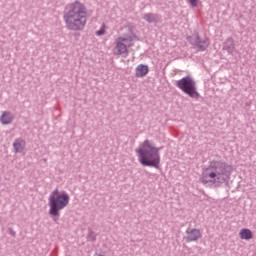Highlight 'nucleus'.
<instances>
[{
	"mask_svg": "<svg viewBox=\"0 0 256 256\" xmlns=\"http://www.w3.org/2000/svg\"><path fill=\"white\" fill-rule=\"evenodd\" d=\"M233 166L224 161L213 160L203 172L200 178L203 185L212 183V185H222V183H229Z\"/></svg>",
	"mask_w": 256,
	"mask_h": 256,
	"instance_id": "obj_1",
	"label": "nucleus"
},
{
	"mask_svg": "<svg viewBox=\"0 0 256 256\" xmlns=\"http://www.w3.org/2000/svg\"><path fill=\"white\" fill-rule=\"evenodd\" d=\"M64 21L69 31H83L87 25V8L79 1L65 7Z\"/></svg>",
	"mask_w": 256,
	"mask_h": 256,
	"instance_id": "obj_2",
	"label": "nucleus"
},
{
	"mask_svg": "<svg viewBox=\"0 0 256 256\" xmlns=\"http://www.w3.org/2000/svg\"><path fill=\"white\" fill-rule=\"evenodd\" d=\"M163 147H156L153 140H145L138 149L136 153L138 155V161L143 165V167H154V169H159L161 165V151Z\"/></svg>",
	"mask_w": 256,
	"mask_h": 256,
	"instance_id": "obj_3",
	"label": "nucleus"
},
{
	"mask_svg": "<svg viewBox=\"0 0 256 256\" xmlns=\"http://www.w3.org/2000/svg\"><path fill=\"white\" fill-rule=\"evenodd\" d=\"M69 194L67 192L63 191L62 193L59 192V189H55L51 192L49 198H48V205L50 207L49 209V215L53 218V221L57 222L59 221V215L60 211L65 209L67 205H69Z\"/></svg>",
	"mask_w": 256,
	"mask_h": 256,
	"instance_id": "obj_4",
	"label": "nucleus"
},
{
	"mask_svg": "<svg viewBox=\"0 0 256 256\" xmlns=\"http://www.w3.org/2000/svg\"><path fill=\"white\" fill-rule=\"evenodd\" d=\"M176 87L181 89L191 99H199L201 97V94L197 91V82L190 75L177 80Z\"/></svg>",
	"mask_w": 256,
	"mask_h": 256,
	"instance_id": "obj_5",
	"label": "nucleus"
},
{
	"mask_svg": "<svg viewBox=\"0 0 256 256\" xmlns=\"http://www.w3.org/2000/svg\"><path fill=\"white\" fill-rule=\"evenodd\" d=\"M188 41L196 51H207L209 48V38L199 36V32H194L192 36L188 37Z\"/></svg>",
	"mask_w": 256,
	"mask_h": 256,
	"instance_id": "obj_6",
	"label": "nucleus"
},
{
	"mask_svg": "<svg viewBox=\"0 0 256 256\" xmlns=\"http://www.w3.org/2000/svg\"><path fill=\"white\" fill-rule=\"evenodd\" d=\"M186 240L188 243H191V241H199V239H201L202 235H201V230L196 229V228H188L186 230Z\"/></svg>",
	"mask_w": 256,
	"mask_h": 256,
	"instance_id": "obj_7",
	"label": "nucleus"
},
{
	"mask_svg": "<svg viewBox=\"0 0 256 256\" xmlns=\"http://www.w3.org/2000/svg\"><path fill=\"white\" fill-rule=\"evenodd\" d=\"M223 51H227L229 55H233L235 52V41L233 38L229 37L224 43H223Z\"/></svg>",
	"mask_w": 256,
	"mask_h": 256,
	"instance_id": "obj_8",
	"label": "nucleus"
},
{
	"mask_svg": "<svg viewBox=\"0 0 256 256\" xmlns=\"http://www.w3.org/2000/svg\"><path fill=\"white\" fill-rule=\"evenodd\" d=\"M149 73V66L145 64H140L136 68V77H145Z\"/></svg>",
	"mask_w": 256,
	"mask_h": 256,
	"instance_id": "obj_9",
	"label": "nucleus"
},
{
	"mask_svg": "<svg viewBox=\"0 0 256 256\" xmlns=\"http://www.w3.org/2000/svg\"><path fill=\"white\" fill-rule=\"evenodd\" d=\"M0 121L2 125H11V123H13V114L9 111L3 112L0 117Z\"/></svg>",
	"mask_w": 256,
	"mask_h": 256,
	"instance_id": "obj_10",
	"label": "nucleus"
},
{
	"mask_svg": "<svg viewBox=\"0 0 256 256\" xmlns=\"http://www.w3.org/2000/svg\"><path fill=\"white\" fill-rule=\"evenodd\" d=\"M144 21H147V23H159L161 17L155 13H147L143 16Z\"/></svg>",
	"mask_w": 256,
	"mask_h": 256,
	"instance_id": "obj_11",
	"label": "nucleus"
},
{
	"mask_svg": "<svg viewBox=\"0 0 256 256\" xmlns=\"http://www.w3.org/2000/svg\"><path fill=\"white\" fill-rule=\"evenodd\" d=\"M13 147L16 153H23L25 149V140L18 138L14 141Z\"/></svg>",
	"mask_w": 256,
	"mask_h": 256,
	"instance_id": "obj_12",
	"label": "nucleus"
},
{
	"mask_svg": "<svg viewBox=\"0 0 256 256\" xmlns=\"http://www.w3.org/2000/svg\"><path fill=\"white\" fill-rule=\"evenodd\" d=\"M240 239H244L245 241H249L253 239V232L249 230V228H244L239 233Z\"/></svg>",
	"mask_w": 256,
	"mask_h": 256,
	"instance_id": "obj_13",
	"label": "nucleus"
},
{
	"mask_svg": "<svg viewBox=\"0 0 256 256\" xmlns=\"http://www.w3.org/2000/svg\"><path fill=\"white\" fill-rule=\"evenodd\" d=\"M115 49L117 51L116 55H127V53H128L127 45H125V43H123L121 41L117 42Z\"/></svg>",
	"mask_w": 256,
	"mask_h": 256,
	"instance_id": "obj_14",
	"label": "nucleus"
},
{
	"mask_svg": "<svg viewBox=\"0 0 256 256\" xmlns=\"http://www.w3.org/2000/svg\"><path fill=\"white\" fill-rule=\"evenodd\" d=\"M96 236H95V232H93V230H89L88 231V235H87V240L88 241H96Z\"/></svg>",
	"mask_w": 256,
	"mask_h": 256,
	"instance_id": "obj_15",
	"label": "nucleus"
},
{
	"mask_svg": "<svg viewBox=\"0 0 256 256\" xmlns=\"http://www.w3.org/2000/svg\"><path fill=\"white\" fill-rule=\"evenodd\" d=\"M105 33V24H103V26L96 31V35H98V37H101V35H103Z\"/></svg>",
	"mask_w": 256,
	"mask_h": 256,
	"instance_id": "obj_16",
	"label": "nucleus"
},
{
	"mask_svg": "<svg viewBox=\"0 0 256 256\" xmlns=\"http://www.w3.org/2000/svg\"><path fill=\"white\" fill-rule=\"evenodd\" d=\"M190 3L191 7H197L199 5V0H188Z\"/></svg>",
	"mask_w": 256,
	"mask_h": 256,
	"instance_id": "obj_17",
	"label": "nucleus"
},
{
	"mask_svg": "<svg viewBox=\"0 0 256 256\" xmlns=\"http://www.w3.org/2000/svg\"><path fill=\"white\" fill-rule=\"evenodd\" d=\"M135 39H137V41H139V38L135 34L128 36V41H130V42L135 41Z\"/></svg>",
	"mask_w": 256,
	"mask_h": 256,
	"instance_id": "obj_18",
	"label": "nucleus"
},
{
	"mask_svg": "<svg viewBox=\"0 0 256 256\" xmlns=\"http://www.w3.org/2000/svg\"><path fill=\"white\" fill-rule=\"evenodd\" d=\"M10 235L12 237H15V235H17V233H15V231L13 229H10Z\"/></svg>",
	"mask_w": 256,
	"mask_h": 256,
	"instance_id": "obj_19",
	"label": "nucleus"
},
{
	"mask_svg": "<svg viewBox=\"0 0 256 256\" xmlns=\"http://www.w3.org/2000/svg\"><path fill=\"white\" fill-rule=\"evenodd\" d=\"M119 40L127 43V41H129V38L128 37L127 38H119Z\"/></svg>",
	"mask_w": 256,
	"mask_h": 256,
	"instance_id": "obj_20",
	"label": "nucleus"
}]
</instances>
